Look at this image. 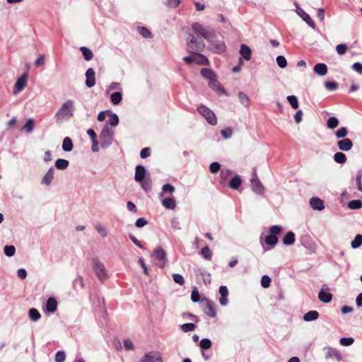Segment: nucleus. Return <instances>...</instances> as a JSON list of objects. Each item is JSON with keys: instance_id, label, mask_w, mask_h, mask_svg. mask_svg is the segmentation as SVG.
<instances>
[{"instance_id": "obj_1", "label": "nucleus", "mask_w": 362, "mask_h": 362, "mask_svg": "<svg viewBox=\"0 0 362 362\" xmlns=\"http://www.w3.org/2000/svg\"><path fill=\"white\" fill-rule=\"evenodd\" d=\"M74 112V103L71 100H66L54 115L57 122H62L73 117Z\"/></svg>"}, {"instance_id": "obj_2", "label": "nucleus", "mask_w": 362, "mask_h": 362, "mask_svg": "<svg viewBox=\"0 0 362 362\" xmlns=\"http://www.w3.org/2000/svg\"><path fill=\"white\" fill-rule=\"evenodd\" d=\"M194 33L199 37H203L208 42H212L216 38V33L212 28L205 29L204 26L199 23H194L192 25Z\"/></svg>"}, {"instance_id": "obj_3", "label": "nucleus", "mask_w": 362, "mask_h": 362, "mask_svg": "<svg viewBox=\"0 0 362 362\" xmlns=\"http://www.w3.org/2000/svg\"><path fill=\"white\" fill-rule=\"evenodd\" d=\"M99 136L100 139V146L103 148L105 149L112 144L113 131L111 128L105 127L102 129Z\"/></svg>"}, {"instance_id": "obj_4", "label": "nucleus", "mask_w": 362, "mask_h": 362, "mask_svg": "<svg viewBox=\"0 0 362 362\" xmlns=\"http://www.w3.org/2000/svg\"><path fill=\"white\" fill-rule=\"evenodd\" d=\"M199 113L203 116L207 122L211 125H216L217 124V119L214 112L205 105H199L197 107Z\"/></svg>"}, {"instance_id": "obj_5", "label": "nucleus", "mask_w": 362, "mask_h": 362, "mask_svg": "<svg viewBox=\"0 0 362 362\" xmlns=\"http://www.w3.org/2000/svg\"><path fill=\"white\" fill-rule=\"evenodd\" d=\"M93 268L100 281H104L107 279V270L104 264L98 259L95 258L93 260Z\"/></svg>"}, {"instance_id": "obj_6", "label": "nucleus", "mask_w": 362, "mask_h": 362, "mask_svg": "<svg viewBox=\"0 0 362 362\" xmlns=\"http://www.w3.org/2000/svg\"><path fill=\"white\" fill-rule=\"evenodd\" d=\"M188 47L192 49L191 51L202 52L205 47V44L203 41H197V38L192 34L189 35L187 39Z\"/></svg>"}, {"instance_id": "obj_7", "label": "nucleus", "mask_w": 362, "mask_h": 362, "mask_svg": "<svg viewBox=\"0 0 362 362\" xmlns=\"http://www.w3.org/2000/svg\"><path fill=\"white\" fill-rule=\"evenodd\" d=\"M153 255L158 261L160 262V268H165L168 265L167 254L163 247H156L153 250Z\"/></svg>"}, {"instance_id": "obj_8", "label": "nucleus", "mask_w": 362, "mask_h": 362, "mask_svg": "<svg viewBox=\"0 0 362 362\" xmlns=\"http://www.w3.org/2000/svg\"><path fill=\"white\" fill-rule=\"evenodd\" d=\"M201 303L203 305V311L206 315L211 317H215L216 316V311L213 301L207 298H203Z\"/></svg>"}, {"instance_id": "obj_9", "label": "nucleus", "mask_w": 362, "mask_h": 362, "mask_svg": "<svg viewBox=\"0 0 362 362\" xmlns=\"http://www.w3.org/2000/svg\"><path fill=\"white\" fill-rule=\"evenodd\" d=\"M250 181L252 190L257 194H262L264 192V187L261 183L260 180L258 179L255 170L253 171L252 177Z\"/></svg>"}, {"instance_id": "obj_10", "label": "nucleus", "mask_w": 362, "mask_h": 362, "mask_svg": "<svg viewBox=\"0 0 362 362\" xmlns=\"http://www.w3.org/2000/svg\"><path fill=\"white\" fill-rule=\"evenodd\" d=\"M294 5L296 6V11L297 14L302 18L303 21H305L310 27L315 29V24L313 19L310 18V16L304 11L303 10L299 4L297 2L294 3Z\"/></svg>"}, {"instance_id": "obj_11", "label": "nucleus", "mask_w": 362, "mask_h": 362, "mask_svg": "<svg viewBox=\"0 0 362 362\" xmlns=\"http://www.w3.org/2000/svg\"><path fill=\"white\" fill-rule=\"evenodd\" d=\"M140 362H163V358L159 352L150 351L144 354Z\"/></svg>"}, {"instance_id": "obj_12", "label": "nucleus", "mask_w": 362, "mask_h": 362, "mask_svg": "<svg viewBox=\"0 0 362 362\" xmlns=\"http://www.w3.org/2000/svg\"><path fill=\"white\" fill-rule=\"evenodd\" d=\"M210 43V49L216 54H221L226 52V45L223 41L216 40V38L213 40L212 42H209Z\"/></svg>"}, {"instance_id": "obj_13", "label": "nucleus", "mask_w": 362, "mask_h": 362, "mask_svg": "<svg viewBox=\"0 0 362 362\" xmlns=\"http://www.w3.org/2000/svg\"><path fill=\"white\" fill-rule=\"evenodd\" d=\"M28 76L27 74H24L20 78H18L15 83L13 93L17 94L21 92L25 87L27 83Z\"/></svg>"}, {"instance_id": "obj_14", "label": "nucleus", "mask_w": 362, "mask_h": 362, "mask_svg": "<svg viewBox=\"0 0 362 362\" xmlns=\"http://www.w3.org/2000/svg\"><path fill=\"white\" fill-rule=\"evenodd\" d=\"M54 173H55L54 167H53V166L50 167L48 169L47 172L42 177V178L41 180V184L45 185L46 186H49L52 184V182L54 179Z\"/></svg>"}, {"instance_id": "obj_15", "label": "nucleus", "mask_w": 362, "mask_h": 362, "mask_svg": "<svg viewBox=\"0 0 362 362\" xmlns=\"http://www.w3.org/2000/svg\"><path fill=\"white\" fill-rule=\"evenodd\" d=\"M95 73L93 69L88 68L86 72V85L88 88H92L95 84Z\"/></svg>"}, {"instance_id": "obj_16", "label": "nucleus", "mask_w": 362, "mask_h": 362, "mask_svg": "<svg viewBox=\"0 0 362 362\" xmlns=\"http://www.w3.org/2000/svg\"><path fill=\"white\" fill-rule=\"evenodd\" d=\"M337 147L340 151H349L353 147V142L350 139H342L337 141Z\"/></svg>"}, {"instance_id": "obj_17", "label": "nucleus", "mask_w": 362, "mask_h": 362, "mask_svg": "<svg viewBox=\"0 0 362 362\" xmlns=\"http://www.w3.org/2000/svg\"><path fill=\"white\" fill-rule=\"evenodd\" d=\"M325 349L327 350L325 355L326 358H334L337 361H341L342 356L337 349L332 347H327Z\"/></svg>"}, {"instance_id": "obj_18", "label": "nucleus", "mask_w": 362, "mask_h": 362, "mask_svg": "<svg viewBox=\"0 0 362 362\" xmlns=\"http://www.w3.org/2000/svg\"><path fill=\"white\" fill-rule=\"evenodd\" d=\"M147 173V171L144 166L139 165L136 167L135 169V175H134V180L136 182L142 181L144 179H146V175Z\"/></svg>"}, {"instance_id": "obj_19", "label": "nucleus", "mask_w": 362, "mask_h": 362, "mask_svg": "<svg viewBox=\"0 0 362 362\" xmlns=\"http://www.w3.org/2000/svg\"><path fill=\"white\" fill-rule=\"evenodd\" d=\"M310 204L313 209L322 211L325 209L324 202L318 197H313L310 199Z\"/></svg>"}, {"instance_id": "obj_20", "label": "nucleus", "mask_w": 362, "mask_h": 362, "mask_svg": "<svg viewBox=\"0 0 362 362\" xmlns=\"http://www.w3.org/2000/svg\"><path fill=\"white\" fill-rule=\"evenodd\" d=\"M219 293L221 298L219 299L220 304L223 306H226L228 303L227 296L228 295V290L226 286H221L219 288Z\"/></svg>"}, {"instance_id": "obj_21", "label": "nucleus", "mask_w": 362, "mask_h": 362, "mask_svg": "<svg viewBox=\"0 0 362 362\" xmlns=\"http://www.w3.org/2000/svg\"><path fill=\"white\" fill-rule=\"evenodd\" d=\"M209 86L218 95L226 94V90L221 86L216 78L211 81H209Z\"/></svg>"}, {"instance_id": "obj_22", "label": "nucleus", "mask_w": 362, "mask_h": 362, "mask_svg": "<svg viewBox=\"0 0 362 362\" xmlns=\"http://www.w3.org/2000/svg\"><path fill=\"white\" fill-rule=\"evenodd\" d=\"M194 54V63H196L199 65H209V61L206 57L200 53L194 52L193 51H190Z\"/></svg>"}, {"instance_id": "obj_23", "label": "nucleus", "mask_w": 362, "mask_h": 362, "mask_svg": "<svg viewBox=\"0 0 362 362\" xmlns=\"http://www.w3.org/2000/svg\"><path fill=\"white\" fill-rule=\"evenodd\" d=\"M313 71L317 75L323 76L327 74V66L324 63H318L315 65Z\"/></svg>"}, {"instance_id": "obj_24", "label": "nucleus", "mask_w": 362, "mask_h": 362, "mask_svg": "<svg viewBox=\"0 0 362 362\" xmlns=\"http://www.w3.org/2000/svg\"><path fill=\"white\" fill-rule=\"evenodd\" d=\"M240 54L241 57L247 61H249L251 59V49L245 44H242L240 45Z\"/></svg>"}, {"instance_id": "obj_25", "label": "nucleus", "mask_w": 362, "mask_h": 362, "mask_svg": "<svg viewBox=\"0 0 362 362\" xmlns=\"http://www.w3.org/2000/svg\"><path fill=\"white\" fill-rule=\"evenodd\" d=\"M201 75L206 78L209 81H211L212 80H214L216 78V74L209 68H203L201 69Z\"/></svg>"}, {"instance_id": "obj_26", "label": "nucleus", "mask_w": 362, "mask_h": 362, "mask_svg": "<svg viewBox=\"0 0 362 362\" xmlns=\"http://www.w3.org/2000/svg\"><path fill=\"white\" fill-rule=\"evenodd\" d=\"M57 308V302L54 298L50 297L46 303V310L48 313H54Z\"/></svg>"}, {"instance_id": "obj_27", "label": "nucleus", "mask_w": 362, "mask_h": 362, "mask_svg": "<svg viewBox=\"0 0 362 362\" xmlns=\"http://www.w3.org/2000/svg\"><path fill=\"white\" fill-rule=\"evenodd\" d=\"M163 206L168 209H174L176 207V202L173 197L165 198L162 200Z\"/></svg>"}, {"instance_id": "obj_28", "label": "nucleus", "mask_w": 362, "mask_h": 362, "mask_svg": "<svg viewBox=\"0 0 362 362\" xmlns=\"http://www.w3.org/2000/svg\"><path fill=\"white\" fill-rule=\"evenodd\" d=\"M319 313L316 310H310L305 313L303 315V320L305 322H310L316 320L319 317Z\"/></svg>"}, {"instance_id": "obj_29", "label": "nucleus", "mask_w": 362, "mask_h": 362, "mask_svg": "<svg viewBox=\"0 0 362 362\" xmlns=\"http://www.w3.org/2000/svg\"><path fill=\"white\" fill-rule=\"evenodd\" d=\"M318 298L320 301L328 303L332 299V294L331 293L325 292L322 288L318 293Z\"/></svg>"}, {"instance_id": "obj_30", "label": "nucleus", "mask_w": 362, "mask_h": 362, "mask_svg": "<svg viewBox=\"0 0 362 362\" xmlns=\"http://www.w3.org/2000/svg\"><path fill=\"white\" fill-rule=\"evenodd\" d=\"M240 103L246 108L250 105V100L249 97L243 92L240 91L238 95Z\"/></svg>"}, {"instance_id": "obj_31", "label": "nucleus", "mask_w": 362, "mask_h": 362, "mask_svg": "<svg viewBox=\"0 0 362 362\" xmlns=\"http://www.w3.org/2000/svg\"><path fill=\"white\" fill-rule=\"evenodd\" d=\"M295 242V234L292 231L288 232L283 238V243L286 245H293Z\"/></svg>"}, {"instance_id": "obj_32", "label": "nucleus", "mask_w": 362, "mask_h": 362, "mask_svg": "<svg viewBox=\"0 0 362 362\" xmlns=\"http://www.w3.org/2000/svg\"><path fill=\"white\" fill-rule=\"evenodd\" d=\"M69 165V162L68 160L63 159V158H59L55 161L54 166L58 170H65L68 168Z\"/></svg>"}, {"instance_id": "obj_33", "label": "nucleus", "mask_w": 362, "mask_h": 362, "mask_svg": "<svg viewBox=\"0 0 362 362\" xmlns=\"http://www.w3.org/2000/svg\"><path fill=\"white\" fill-rule=\"evenodd\" d=\"M72 140L69 137H65L62 143V149L65 152H69L73 149Z\"/></svg>"}, {"instance_id": "obj_34", "label": "nucleus", "mask_w": 362, "mask_h": 362, "mask_svg": "<svg viewBox=\"0 0 362 362\" xmlns=\"http://www.w3.org/2000/svg\"><path fill=\"white\" fill-rule=\"evenodd\" d=\"M138 182L140 183V185H141V188L145 192H150L151 190L152 182H151V179L149 177L144 179L142 181H139Z\"/></svg>"}, {"instance_id": "obj_35", "label": "nucleus", "mask_w": 362, "mask_h": 362, "mask_svg": "<svg viewBox=\"0 0 362 362\" xmlns=\"http://www.w3.org/2000/svg\"><path fill=\"white\" fill-rule=\"evenodd\" d=\"M334 160L339 164H344L346 163L347 158L346 155L342 152H337L333 156Z\"/></svg>"}, {"instance_id": "obj_36", "label": "nucleus", "mask_w": 362, "mask_h": 362, "mask_svg": "<svg viewBox=\"0 0 362 362\" xmlns=\"http://www.w3.org/2000/svg\"><path fill=\"white\" fill-rule=\"evenodd\" d=\"M242 183V180L240 176L236 175L233 177L229 182V186L233 189H238Z\"/></svg>"}, {"instance_id": "obj_37", "label": "nucleus", "mask_w": 362, "mask_h": 362, "mask_svg": "<svg viewBox=\"0 0 362 362\" xmlns=\"http://www.w3.org/2000/svg\"><path fill=\"white\" fill-rule=\"evenodd\" d=\"M80 51L82 52L83 58L86 61H90L93 59V54L92 51L86 47H81Z\"/></svg>"}, {"instance_id": "obj_38", "label": "nucleus", "mask_w": 362, "mask_h": 362, "mask_svg": "<svg viewBox=\"0 0 362 362\" xmlns=\"http://www.w3.org/2000/svg\"><path fill=\"white\" fill-rule=\"evenodd\" d=\"M122 99V94L121 92H115L110 95V101L113 105H118Z\"/></svg>"}, {"instance_id": "obj_39", "label": "nucleus", "mask_w": 362, "mask_h": 362, "mask_svg": "<svg viewBox=\"0 0 362 362\" xmlns=\"http://www.w3.org/2000/svg\"><path fill=\"white\" fill-rule=\"evenodd\" d=\"M278 240L279 239L276 235L269 234V235H267L264 241H265V243L267 245H269L270 247H274L276 245Z\"/></svg>"}, {"instance_id": "obj_40", "label": "nucleus", "mask_w": 362, "mask_h": 362, "mask_svg": "<svg viewBox=\"0 0 362 362\" xmlns=\"http://www.w3.org/2000/svg\"><path fill=\"white\" fill-rule=\"evenodd\" d=\"M28 315L30 320L35 322L37 321L41 317L40 312L35 308H30Z\"/></svg>"}, {"instance_id": "obj_41", "label": "nucleus", "mask_w": 362, "mask_h": 362, "mask_svg": "<svg viewBox=\"0 0 362 362\" xmlns=\"http://www.w3.org/2000/svg\"><path fill=\"white\" fill-rule=\"evenodd\" d=\"M175 188L171 184H168V183L165 184L162 187V192L160 193V196H163V194H165V193H168V194H172L173 192H175Z\"/></svg>"}, {"instance_id": "obj_42", "label": "nucleus", "mask_w": 362, "mask_h": 362, "mask_svg": "<svg viewBox=\"0 0 362 362\" xmlns=\"http://www.w3.org/2000/svg\"><path fill=\"white\" fill-rule=\"evenodd\" d=\"M362 245V235L358 234L351 241V245L354 249L359 247Z\"/></svg>"}, {"instance_id": "obj_43", "label": "nucleus", "mask_w": 362, "mask_h": 362, "mask_svg": "<svg viewBox=\"0 0 362 362\" xmlns=\"http://www.w3.org/2000/svg\"><path fill=\"white\" fill-rule=\"evenodd\" d=\"M339 124V120L336 117H331L327 121V126L331 129H335Z\"/></svg>"}, {"instance_id": "obj_44", "label": "nucleus", "mask_w": 362, "mask_h": 362, "mask_svg": "<svg viewBox=\"0 0 362 362\" xmlns=\"http://www.w3.org/2000/svg\"><path fill=\"white\" fill-rule=\"evenodd\" d=\"M4 252L8 257H13L16 253V247L13 245H5Z\"/></svg>"}, {"instance_id": "obj_45", "label": "nucleus", "mask_w": 362, "mask_h": 362, "mask_svg": "<svg viewBox=\"0 0 362 362\" xmlns=\"http://www.w3.org/2000/svg\"><path fill=\"white\" fill-rule=\"evenodd\" d=\"M138 32L139 34L144 37V38H151L152 35L151 32L145 27L139 26L138 27Z\"/></svg>"}, {"instance_id": "obj_46", "label": "nucleus", "mask_w": 362, "mask_h": 362, "mask_svg": "<svg viewBox=\"0 0 362 362\" xmlns=\"http://www.w3.org/2000/svg\"><path fill=\"white\" fill-rule=\"evenodd\" d=\"M35 122L33 119L30 118L27 120L26 123L23 127L22 129L26 130V132L31 133L34 129Z\"/></svg>"}, {"instance_id": "obj_47", "label": "nucleus", "mask_w": 362, "mask_h": 362, "mask_svg": "<svg viewBox=\"0 0 362 362\" xmlns=\"http://www.w3.org/2000/svg\"><path fill=\"white\" fill-rule=\"evenodd\" d=\"M201 255L207 260H211L212 257V252L208 246L204 247L201 250Z\"/></svg>"}, {"instance_id": "obj_48", "label": "nucleus", "mask_w": 362, "mask_h": 362, "mask_svg": "<svg viewBox=\"0 0 362 362\" xmlns=\"http://www.w3.org/2000/svg\"><path fill=\"white\" fill-rule=\"evenodd\" d=\"M347 129L344 127H340L335 132V136L338 139H345V136L347 135Z\"/></svg>"}, {"instance_id": "obj_49", "label": "nucleus", "mask_w": 362, "mask_h": 362, "mask_svg": "<svg viewBox=\"0 0 362 362\" xmlns=\"http://www.w3.org/2000/svg\"><path fill=\"white\" fill-rule=\"evenodd\" d=\"M348 206L351 209H358L362 207V202L358 199L351 200L349 202Z\"/></svg>"}, {"instance_id": "obj_50", "label": "nucleus", "mask_w": 362, "mask_h": 362, "mask_svg": "<svg viewBox=\"0 0 362 362\" xmlns=\"http://www.w3.org/2000/svg\"><path fill=\"white\" fill-rule=\"evenodd\" d=\"M287 100L293 109H297L299 105H298V98L296 96L293 95H288V96H287Z\"/></svg>"}, {"instance_id": "obj_51", "label": "nucleus", "mask_w": 362, "mask_h": 362, "mask_svg": "<svg viewBox=\"0 0 362 362\" xmlns=\"http://www.w3.org/2000/svg\"><path fill=\"white\" fill-rule=\"evenodd\" d=\"M196 325L194 323H185L180 325V329L184 332H189L194 330Z\"/></svg>"}, {"instance_id": "obj_52", "label": "nucleus", "mask_w": 362, "mask_h": 362, "mask_svg": "<svg viewBox=\"0 0 362 362\" xmlns=\"http://www.w3.org/2000/svg\"><path fill=\"white\" fill-rule=\"evenodd\" d=\"M199 346L202 349H209L211 346V341L209 339H202L199 343Z\"/></svg>"}, {"instance_id": "obj_53", "label": "nucleus", "mask_w": 362, "mask_h": 362, "mask_svg": "<svg viewBox=\"0 0 362 362\" xmlns=\"http://www.w3.org/2000/svg\"><path fill=\"white\" fill-rule=\"evenodd\" d=\"M108 124L115 127L119 124V117L117 114L112 113L110 115V117L109 120L107 121Z\"/></svg>"}, {"instance_id": "obj_54", "label": "nucleus", "mask_w": 362, "mask_h": 362, "mask_svg": "<svg viewBox=\"0 0 362 362\" xmlns=\"http://www.w3.org/2000/svg\"><path fill=\"white\" fill-rule=\"evenodd\" d=\"M325 86L327 90L331 91L336 90L339 87L338 83L335 81H326Z\"/></svg>"}, {"instance_id": "obj_55", "label": "nucleus", "mask_w": 362, "mask_h": 362, "mask_svg": "<svg viewBox=\"0 0 362 362\" xmlns=\"http://www.w3.org/2000/svg\"><path fill=\"white\" fill-rule=\"evenodd\" d=\"M354 341V339L352 337H342L339 340L340 344L344 346H351Z\"/></svg>"}, {"instance_id": "obj_56", "label": "nucleus", "mask_w": 362, "mask_h": 362, "mask_svg": "<svg viewBox=\"0 0 362 362\" xmlns=\"http://www.w3.org/2000/svg\"><path fill=\"white\" fill-rule=\"evenodd\" d=\"M276 63L278 66L282 69L287 66V61L286 58L282 55H279L276 57Z\"/></svg>"}, {"instance_id": "obj_57", "label": "nucleus", "mask_w": 362, "mask_h": 362, "mask_svg": "<svg viewBox=\"0 0 362 362\" xmlns=\"http://www.w3.org/2000/svg\"><path fill=\"white\" fill-rule=\"evenodd\" d=\"M221 134L224 139H230L232 136L233 130L230 127H226L221 130Z\"/></svg>"}, {"instance_id": "obj_58", "label": "nucleus", "mask_w": 362, "mask_h": 362, "mask_svg": "<svg viewBox=\"0 0 362 362\" xmlns=\"http://www.w3.org/2000/svg\"><path fill=\"white\" fill-rule=\"evenodd\" d=\"M347 45L345 44H339L336 47V51L338 54L343 55L346 53L347 51Z\"/></svg>"}, {"instance_id": "obj_59", "label": "nucleus", "mask_w": 362, "mask_h": 362, "mask_svg": "<svg viewBox=\"0 0 362 362\" xmlns=\"http://www.w3.org/2000/svg\"><path fill=\"white\" fill-rule=\"evenodd\" d=\"M271 284V279L267 275H264L261 279V285L263 288H268Z\"/></svg>"}, {"instance_id": "obj_60", "label": "nucleus", "mask_w": 362, "mask_h": 362, "mask_svg": "<svg viewBox=\"0 0 362 362\" xmlns=\"http://www.w3.org/2000/svg\"><path fill=\"white\" fill-rule=\"evenodd\" d=\"M357 188L360 192H362V171L358 170L356 177Z\"/></svg>"}, {"instance_id": "obj_61", "label": "nucleus", "mask_w": 362, "mask_h": 362, "mask_svg": "<svg viewBox=\"0 0 362 362\" xmlns=\"http://www.w3.org/2000/svg\"><path fill=\"white\" fill-rule=\"evenodd\" d=\"M66 358V354L63 351H59L55 354V362H64Z\"/></svg>"}, {"instance_id": "obj_62", "label": "nucleus", "mask_w": 362, "mask_h": 362, "mask_svg": "<svg viewBox=\"0 0 362 362\" xmlns=\"http://www.w3.org/2000/svg\"><path fill=\"white\" fill-rule=\"evenodd\" d=\"M173 281L180 284V286H182L184 285L185 284V279H184V277L181 275V274H173Z\"/></svg>"}, {"instance_id": "obj_63", "label": "nucleus", "mask_w": 362, "mask_h": 362, "mask_svg": "<svg viewBox=\"0 0 362 362\" xmlns=\"http://www.w3.org/2000/svg\"><path fill=\"white\" fill-rule=\"evenodd\" d=\"M221 169V165L218 162H214L209 165V170L211 173H216Z\"/></svg>"}, {"instance_id": "obj_64", "label": "nucleus", "mask_w": 362, "mask_h": 362, "mask_svg": "<svg viewBox=\"0 0 362 362\" xmlns=\"http://www.w3.org/2000/svg\"><path fill=\"white\" fill-rule=\"evenodd\" d=\"M95 230L103 238L107 235V230L101 224L96 225Z\"/></svg>"}]
</instances>
